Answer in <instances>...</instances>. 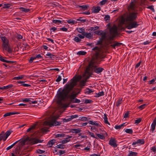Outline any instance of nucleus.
I'll return each mask as SVG.
<instances>
[{
  "mask_svg": "<svg viewBox=\"0 0 156 156\" xmlns=\"http://www.w3.org/2000/svg\"><path fill=\"white\" fill-rule=\"evenodd\" d=\"M1 39L2 41L3 44H8L9 43V41L5 37L2 36L1 37Z\"/></svg>",
  "mask_w": 156,
  "mask_h": 156,
  "instance_id": "obj_14",
  "label": "nucleus"
},
{
  "mask_svg": "<svg viewBox=\"0 0 156 156\" xmlns=\"http://www.w3.org/2000/svg\"><path fill=\"white\" fill-rule=\"evenodd\" d=\"M122 98H119L118 100L116 106H119L122 103Z\"/></svg>",
  "mask_w": 156,
  "mask_h": 156,
  "instance_id": "obj_32",
  "label": "nucleus"
},
{
  "mask_svg": "<svg viewBox=\"0 0 156 156\" xmlns=\"http://www.w3.org/2000/svg\"><path fill=\"white\" fill-rule=\"evenodd\" d=\"M100 10V7L99 6H97L94 8L93 12L94 13H98Z\"/></svg>",
  "mask_w": 156,
  "mask_h": 156,
  "instance_id": "obj_27",
  "label": "nucleus"
},
{
  "mask_svg": "<svg viewBox=\"0 0 156 156\" xmlns=\"http://www.w3.org/2000/svg\"><path fill=\"white\" fill-rule=\"evenodd\" d=\"M57 118L55 116H53L49 121L45 122V124L46 125L49 126L50 127L60 125L61 124V122L56 121Z\"/></svg>",
  "mask_w": 156,
  "mask_h": 156,
  "instance_id": "obj_3",
  "label": "nucleus"
},
{
  "mask_svg": "<svg viewBox=\"0 0 156 156\" xmlns=\"http://www.w3.org/2000/svg\"><path fill=\"white\" fill-rule=\"evenodd\" d=\"M41 57H42L41 55L40 54L37 55L36 56L31 57L30 58L29 60V62L31 63L33 62V61L34 60L36 59V58H38Z\"/></svg>",
  "mask_w": 156,
  "mask_h": 156,
  "instance_id": "obj_11",
  "label": "nucleus"
},
{
  "mask_svg": "<svg viewBox=\"0 0 156 156\" xmlns=\"http://www.w3.org/2000/svg\"><path fill=\"white\" fill-rule=\"evenodd\" d=\"M36 152L38 154H41L44 153L45 152V151L39 149L36 151Z\"/></svg>",
  "mask_w": 156,
  "mask_h": 156,
  "instance_id": "obj_56",
  "label": "nucleus"
},
{
  "mask_svg": "<svg viewBox=\"0 0 156 156\" xmlns=\"http://www.w3.org/2000/svg\"><path fill=\"white\" fill-rule=\"evenodd\" d=\"M24 77L23 75H21L20 76H16L15 77L13 78V79L14 80H20L22 79Z\"/></svg>",
  "mask_w": 156,
  "mask_h": 156,
  "instance_id": "obj_50",
  "label": "nucleus"
},
{
  "mask_svg": "<svg viewBox=\"0 0 156 156\" xmlns=\"http://www.w3.org/2000/svg\"><path fill=\"white\" fill-rule=\"evenodd\" d=\"M138 13L134 12H130L126 17V21L132 22L136 20L137 18Z\"/></svg>",
  "mask_w": 156,
  "mask_h": 156,
  "instance_id": "obj_4",
  "label": "nucleus"
},
{
  "mask_svg": "<svg viewBox=\"0 0 156 156\" xmlns=\"http://www.w3.org/2000/svg\"><path fill=\"white\" fill-rule=\"evenodd\" d=\"M104 120L105 122L107 124H108L110 125V124L108 121V118L106 114H104Z\"/></svg>",
  "mask_w": 156,
  "mask_h": 156,
  "instance_id": "obj_25",
  "label": "nucleus"
},
{
  "mask_svg": "<svg viewBox=\"0 0 156 156\" xmlns=\"http://www.w3.org/2000/svg\"><path fill=\"white\" fill-rule=\"evenodd\" d=\"M78 120L81 121H87L88 120L87 118L86 117H80Z\"/></svg>",
  "mask_w": 156,
  "mask_h": 156,
  "instance_id": "obj_34",
  "label": "nucleus"
},
{
  "mask_svg": "<svg viewBox=\"0 0 156 156\" xmlns=\"http://www.w3.org/2000/svg\"><path fill=\"white\" fill-rule=\"evenodd\" d=\"M92 74V73H91L90 72H85L84 73L83 75V76H89V78L90 75H91Z\"/></svg>",
  "mask_w": 156,
  "mask_h": 156,
  "instance_id": "obj_31",
  "label": "nucleus"
},
{
  "mask_svg": "<svg viewBox=\"0 0 156 156\" xmlns=\"http://www.w3.org/2000/svg\"><path fill=\"white\" fill-rule=\"evenodd\" d=\"M137 154V153L136 152L130 151L128 156H136Z\"/></svg>",
  "mask_w": 156,
  "mask_h": 156,
  "instance_id": "obj_26",
  "label": "nucleus"
},
{
  "mask_svg": "<svg viewBox=\"0 0 156 156\" xmlns=\"http://www.w3.org/2000/svg\"><path fill=\"white\" fill-rule=\"evenodd\" d=\"M35 127V125L32 126L27 130V132H28L32 130L33 129H34Z\"/></svg>",
  "mask_w": 156,
  "mask_h": 156,
  "instance_id": "obj_44",
  "label": "nucleus"
},
{
  "mask_svg": "<svg viewBox=\"0 0 156 156\" xmlns=\"http://www.w3.org/2000/svg\"><path fill=\"white\" fill-rule=\"evenodd\" d=\"M117 141L114 138H111L109 141V144L114 147H116L117 146V144H116Z\"/></svg>",
  "mask_w": 156,
  "mask_h": 156,
  "instance_id": "obj_9",
  "label": "nucleus"
},
{
  "mask_svg": "<svg viewBox=\"0 0 156 156\" xmlns=\"http://www.w3.org/2000/svg\"><path fill=\"white\" fill-rule=\"evenodd\" d=\"M103 41V40L100 38L99 41H98V42L96 44V45H100L101 46H102L103 44L102 42Z\"/></svg>",
  "mask_w": 156,
  "mask_h": 156,
  "instance_id": "obj_41",
  "label": "nucleus"
},
{
  "mask_svg": "<svg viewBox=\"0 0 156 156\" xmlns=\"http://www.w3.org/2000/svg\"><path fill=\"white\" fill-rule=\"evenodd\" d=\"M41 133L46 132L49 131V130H48V128H42L41 129Z\"/></svg>",
  "mask_w": 156,
  "mask_h": 156,
  "instance_id": "obj_33",
  "label": "nucleus"
},
{
  "mask_svg": "<svg viewBox=\"0 0 156 156\" xmlns=\"http://www.w3.org/2000/svg\"><path fill=\"white\" fill-rule=\"evenodd\" d=\"M55 140L54 139L52 140H50L49 141L48 143V144L49 145H49L48 146L49 147H52V145L55 143Z\"/></svg>",
  "mask_w": 156,
  "mask_h": 156,
  "instance_id": "obj_20",
  "label": "nucleus"
},
{
  "mask_svg": "<svg viewBox=\"0 0 156 156\" xmlns=\"http://www.w3.org/2000/svg\"><path fill=\"white\" fill-rule=\"evenodd\" d=\"M65 136V134H57L55 135V137H64Z\"/></svg>",
  "mask_w": 156,
  "mask_h": 156,
  "instance_id": "obj_64",
  "label": "nucleus"
},
{
  "mask_svg": "<svg viewBox=\"0 0 156 156\" xmlns=\"http://www.w3.org/2000/svg\"><path fill=\"white\" fill-rule=\"evenodd\" d=\"M13 87V85L12 84H9L6 86H4V90H6L10 88Z\"/></svg>",
  "mask_w": 156,
  "mask_h": 156,
  "instance_id": "obj_52",
  "label": "nucleus"
},
{
  "mask_svg": "<svg viewBox=\"0 0 156 156\" xmlns=\"http://www.w3.org/2000/svg\"><path fill=\"white\" fill-rule=\"evenodd\" d=\"M29 139V137H28L26 138L25 139L22 140L18 144H17V147H21L23 146L26 143V142L28 141V140Z\"/></svg>",
  "mask_w": 156,
  "mask_h": 156,
  "instance_id": "obj_8",
  "label": "nucleus"
},
{
  "mask_svg": "<svg viewBox=\"0 0 156 156\" xmlns=\"http://www.w3.org/2000/svg\"><path fill=\"white\" fill-rule=\"evenodd\" d=\"M69 104H70L71 103H79L80 102V101L79 99H77L76 98L74 99H73V100H69Z\"/></svg>",
  "mask_w": 156,
  "mask_h": 156,
  "instance_id": "obj_19",
  "label": "nucleus"
},
{
  "mask_svg": "<svg viewBox=\"0 0 156 156\" xmlns=\"http://www.w3.org/2000/svg\"><path fill=\"white\" fill-rule=\"evenodd\" d=\"M101 37L100 38L103 40L106 38V34L105 32H103L102 34H101Z\"/></svg>",
  "mask_w": 156,
  "mask_h": 156,
  "instance_id": "obj_29",
  "label": "nucleus"
},
{
  "mask_svg": "<svg viewBox=\"0 0 156 156\" xmlns=\"http://www.w3.org/2000/svg\"><path fill=\"white\" fill-rule=\"evenodd\" d=\"M20 147H17L15 149V153L16 154H20Z\"/></svg>",
  "mask_w": 156,
  "mask_h": 156,
  "instance_id": "obj_30",
  "label": "nucleus"
},
{
  "mask_svg": "<svg viewBox=\"0 0 156 156\" xmlns=\"http://www.w3.org/2000/svg\"><path fill=\"white\" fill-rule=\"evenodd\" d=\"M81 76H75L71 79L70 82L66 84L64 87L63 90L60 91V89L58 90L57 94V103L59 105H62V101L69 98L70 100H73L77 96L78 94H72L69 95V93L72 90L74 87L76 85V83L81 79Z\"/></svg>",
  "mask_w": 156,
  "mask_h": 156,
  "instance_id": "obj_1",
  "label": "nucleus"
},
{
  "mask_svg": "<svg viewBox=\"0 0 156 156\" xmlns=\"http://www.w3.org/2000/svg\"><path fill=\"white\" fill-rule=\"evenodd\" d=\"M0 60L1 61L3 62H5L6 63L7 61L6 60H5L4 59V57L2 56L1 55H0Z\"/></svg>",
  "mask_w": 156,
  "mask_h": 156,
  "instance_id": "obj_63",
  "label": "nucleus"
},
{
  "mask_svg": "<svg viewBox=\"0 0 156 156\" xmlns=\"http://www.w3.org/2000/svg\"><path fill=\"white\" fill-rule=\"evenodd\" d=\"M74 40L75 41L77 42H80L81 41V39H80L78 37H75L74 38Z\"/></svg>",
  "mask_w": 156,
  "mask_h": 156,
  "instance_id": "obj_59",
  "label": "nucleus"
},
{
  "mask_svg": "<svg viewBox=\"0 0 156 156\" xmlns=\"http://www.w3.org/2000/svg\"><path fill=\"white\" fill-rule=\"evenodd\" d=\"M125 132L129 134H132L133 133V131L131 129H126L125 130Z\"/></svg>",
  "mask_w": 156,
  "mask_h": 156,
  "instance_id": "obj_35",
  "label": "nucleus"
},
{
  "mask_svg": "<svg viewBox=\"0 0 156 156\" xmlns=\"http://www.w3.org/2000/svg\"><path fill=\"white\" fill-rule=\"evenodd\" d=\"M37 139L34 138H32L28 140V141L30 142V144L31 145H33L36 143H35V142L36 140Z\"/></svg>",
  "mask_w": 156,
  "mask_h": 156,
  "instance_id": "obj_18",
  "label": "nucleus"
},
{
  "mask_svg": "<svg viewBox=\"0 0 156 156\" xmlns=\"http://www.w3.org/2000/svg\"><path fill=\"white\" fill-rule=\"evenodd\" d=\"M103 58L101 59L100 58H98V59L96 60L95 62L97 64H99L101 61H103Z\"/></svg>",
  "mask_w": 156,
  "mask_h": 156,
  "instance_id": "obj_48",
  "label": "nucleus"
},
{
  "mask_svg": "<svg viewBox=\"0 0 156 156\" xmlns=\"http://www.w3.org/2000/svg\"><path fill=\"white\" fill-rule=\"evenodd\" d=\"M156 125V116L154 119L153 122L151 125V129L153 131L154 130Z\"/></svg>",
  "mask_w": 156,
  "mask_h": 156,
  "instance_id": "obj_16",
  "label": "nucleus"
},
{
  "mask_svg": "<svg viewBox=\"0 0 156 156\" xmlns=\"http://www.w3.org/2000/svg\"><path fill=\"white\" fill-rule=\"evenodd\" d=\"M21 10L22 11L27 12L30 11L29 9H26L24 8L21 7L20 8Z\"/></svg>",
  "mask_w": 156,
  "mask_h": 156,
  "instance_id": "obj_49",
  "label": "nucleus"
},
{
  "mask_svg": "<svg viewBox=\"0 0 156 156\" xmlns=\"http://www.w3.org/2000/svg\"><path fill=\"white\" fill-rule=\"evenodd\" d=\"M76 30L80 33H82L84 31V29L82 28H78L76 29Z\"/></svg>",
  "mask_w": 156,
  "mask_h": 156,
  "instance_id": "obj_37",
  "label": "nucleus"
},
{
  "mask_svg": "<svg viewBox=\"0 0 156 156\" xmlns=\"http://www.w3.org/2000/svg\"><path fill=\"white\" fill-rule=\"evenodd\" d=\"M99 28V27L98 26H96L95 27H92L90 28V30H95L98 29Z\"/></svg>",
  "mask_w": 156,
  "mask_h": 156,
  "instance_id": "obj_57",
  "label": "nucleus"
},
{
  "mask_svg": "<svg viewBox=\"0 0 156 156\" xmlns=\"http://www.w3.org/2000/svg\"><path fill=\"white\" fill-rule=\"evenodd\" d=\"M139 144H143L144 143V139H138L137 140Z\"/></svg>",
  "mask_w": 156,
  "mask_h": 156,
  "instance_id": "obj_39",
  "label": "nucleus"
},
{
  "mask_svg": "<svg viewBox=\"0 0 156 156\" xmlns=\"http://www.w3.org/2000/svg\"><path fill=\"white\" fill-rule=\"evenodd\" d=\"M82 130L79 129H71L70 132H71L73 133H80Z\"/></svg>",
  "mask_w": 156,
  "mask_h": 156,
  "instance_id": "obj_15",
  "label": "nucleus"
},
{
  "mask_svg": "<svg viewBox=\"0 0 156 156\" xmlns=\"http://www.w3.org/2000/svg\"><path fill=\"white\" fill-rule=\"evenodd\" d=\"M52 22L56 24L59 25L60 23L62 24L63 23V21L59 20H52Z\"/></svg>",
  "mask_w": 156,
  "mask_h": 156,
  "instance_id": "obj_21",
  "label": "nucleus"
},
{
  "mask_svg": "<svg viewBox=\"0 0 156 156\" xmlns=\"http://www.w3.org/2000/svg\"><path fill=\"white\" fill-rule=\"evenodd\" d=\"M86 54V51H81L78 52L77 53L78 55H84Z\"/></svg>",
  "mask_w": 156,
  "mask_h": 156,
  "instance_id": "obj_43",
  "label": "nucleus"
},
{
  "mask_svg": "<svg viewBox=\"0 0 156 156\" xmlns=\"http://www.w3.org/2000/svg\"><path fill=\"white\" fill-rule=\"evenodd\" d=\"M104 95V93L103 91L99 92L97 94V97H99L100 96H103Z\"/></svg>",
  "mask_w": 156,
  "mask_h": 156,
  "instance_id": "obj_60",
  "label": "nucleus"
},
{
  "mask_svg": "<svg viewBox=\"0 0 156 156\" xmlns=\"http://www.w3.org/2000/svg\"><path fill=\"white\" fill-rule=\"evenodd\" d=\"M94 58V57H92V60H91L90 62H89L88 65V66H90L91 67H94V62L93 61H95L96 60L95 59L93 60Z\"/></svg>",
  "mask_w": 156,
  "mask_h": 156,
  "instance_id": "obj_24",
  "label": "nucleus"
},
{
  "mask_svg": "<svg viewBox=\"0 0 156 156\" xmlns=\"http://www.w3.org/2000/svg\"><path fill=\"white\" fill-rule=\"evenodd\" d=\"M135 7L136 6L135 4L133 3V2H132L128 6V10L130 11H132V12H135Z\"/></svg>",
  "mask_w": 156,
  "mask_h": 156,
  "instance_id": "obj_10",
  "label": "nucleus"
},
{
  "mask_svg": "<svg viewBox=\"0 0 156 156\" xmlns=\"http://www.w3.org/2000/svg\"><path fill=\"white\" fill-rule=\"evenodd\" d=\"M126 21V18H125L124 17L122 16V17L121 20V23L122 24L125 23V21Z\"/></svg>",
  "mask_w": 156,
  "mask_h": 156,
  "instance_id": "obj_46",
  "label": "nucleus"
},
{
  "mask_svg": "<svg viewBox=\"0 0 156 156\" xmlns=\"http://www.w3.org/2000/svg\"><path fill=\"white\" fill-rule=\"evenodd\" d=\"M80 8H81L82 10H87L88 9V6L86 5H80L79 6Z\"/></svg>",
  "mask_w": 156,
  "mask_h": 156,
  "instance_id": "obj_28",
  "label": "nucleus"
},
{
  "mask_svg": "<svg viewBox=\"0 0 156 156\" xmlns=\"http://www.w3.org/2000/svg\"><path fill=\"white\" fill-rule=\"evenodd\" d=\"M139 25L137 23V22L135 21L131 22L126 26V28L128 29H130L134 28H136Z\"/></svg>",
  "mask_w": 156,
  "mask_h": 156,
  "instance_id": "obj_6",
  "label": "nucleus"
},
{
  "mask_svg": "<svg viewBox=\"0 0 156 156\" xmlns=\"http://www.w3.org/2000/svg\"><path fill=\"white\" fill-rule=\"evenodd\" d=\"M115 37V36L111 35L108 38H106L107 40H111L114 39V38Z\"/></svg>",
  "mask_w": 156,
  "mask_h": 156,
  "instance_id": "obj_47",
  "label": "nucleus"
},
{
  "mask_svg": "<svg viewBox=\"0 0 156 156\" xmlns=\"http://www.w3.org/2000/svg\"><path fill=\"white\" fill-rule=\"evenodd\" d=\"M64 146L65 145H63L62 144H60L57 145L56 147L57 148L64 149L65 148Z\"/></svg>",
  "mask_w": 156,
  "mask_h": 156,
  "instance_id": "obj_36",
  "label": "nucleus"
},
{
  "mask_svg": "<svg viewBox=\"0 0 156 156\" xmlns=\"http://www.w3.org/2000/svg\"><path fill=\"white\" fill-rule=\"evenodd\" d=\"M87 90H88L85 91V93L86 94H89L94 92V91H92L91 89H90L89 88H87Z\"/></svg>",
  "mask_w": 156,
  "mask_h": 156,
  "instance_id": "obj_54",
  "label": "nucleus"
},
{
  "mask_svg": "<svg viewBox=\"0 0 156 156\" xmlns=\"http://www.w3.org/2000/svg\"><path fill=\"white\" fill-rule=\"evenodd\" d=\"M20 141V140H18L16 141V142L14 143L13 144H12V145H11V146L7 147L6 149V150H9V149H10L12 148L13 147V146H15L16 144H17Z\"/></svg>",
  "mask_w": 156,
  "mask_h": 156,
  "instance_id": "obj_23",
  "label": "nucleus"
},
{
  "mask_svg": "<svg viewBox=\"0 0 156 156\" xmlns=\"http://www.w3.org/2000/svg\"><path fill=\"white\" fill-rule=\"evenodd\" d=\"M67 21V23L69 24L72 23L73 24H75L77 23V22H75L74 20H72L71 19H69Z\"/></svg>",
  "mask_w": 156,
  "mask_h": 156,
  "instance_id": "obj_42",
  "label": "nucleus"
},
{
  "mask_svg": "<svg viewBox=\"0 0 156 156\" xmlns=\"http://www.w3.org/2000/svg\"><path fill=\"white\" fill-rule=\"evenodd\" d=\"M92 50L95 51V53L94 54V57L93 60L98 59L99 58L102 59L105 57L106 55L104 54L105 51H103L101 46L100 48L96 46L92 48Z\"/></svg>",
  "mask_w": 156,
  "mask_h": 156,
  "instance_id": "obj_2",
  "label": "nucleus"
},
{
  "mask_svg": "<svg viewBox=\"0 0 156 156\" xmlns=\"http://www.w3.org/2000/svg\"><path fill=\"white\" fill-rule=\"evenodd\" d=\"M2 47L4 50H5V51H7L9 53H11L12 51V49L10 47L9 43L2 44Z\"/></svg>",
  "mask_w": 156,
  "mask_h": 156,
  "instance_id": "obj_7",
  "label": "nucleus"
},
{
  "mask_svg": "<svg viewBox=\"0 0 156 156\" xmlns=\"http://www.w3.org/2000/svg\"><path fill=\"white\" fill-rule=\"evenodd\" d=\"M85 82L81 80L80 82V87L81 86L84 87L85 86Z\"/></svg>",
  "mask_w": 156,
  "mask_h": 156,
  "instance_id": "obj_62",
  "label": "nucleus"
},
{
  "mask_svg": "<svg viewBox=\"0 0 156 156\" xmlns=\"http://www.w3.org/2000/svg\"><path fill=\"white\" fill-rule=\"evenodd\" d=\"M113 43H114L116 47H119L122 44V43H119L116 41H114Z\"/></svg>",
  "mask_w": 156,
  "mask_h": 156,
  "instance_id": "obj_38",
  "label": "nucleus"
},
{
  "mask_svg": "<svg viewBox=\"0 0 156 156\" xmlns=\"http://www.w3.org/2000/svg\"><path fill=\"white\" fill-rule=\"evenodd\" d=\"M11 133V131L10 130H8L7 131L5 134L4 133L5 135L6 138H7V137L10 135Z\"/></svg>",
  "mask_w": 156,
  "mask_h": 156,
  "instance_id": "obj_45",
  "label": "nucleus"
},
{
  "mask_svg": "<svg viewBox=\"0 0 156 156\" xmlns=\"http://www.w3.org/2000/svg\"><path fill=\"white\" fill-rule=\"evenodd\" d=\"M104 70L102 68H95L94 69V72L97 73L99 74L101 72Z\"/></svg>",
  "mask_w": 156,
  "mask_h": 156,
  "instance_id": "obj_12",
  "label": "nucleus"
},
{
  "mask_svg": "<svg viewBox=\"0 0 156 156\" xmlns=\"http://www.w3.org/2000/svg\"><path fill=\"white\" fill-rule=\"evenodd\" d=\"M109 32L111 35L116 36L117 35V27L115 25H114L109 29Z\"/></svg>",
  "mask_w": 156,
  "mask_h": 156,
  "instance_id": "obj_5",
  "label": "nucleus"
},
{
  "mask_svg": "<svg viewBox=\"0 0 156 156\" xmlns=\"http://www.w3.org/2000/svg\"><path fill=\"white\" fill-rule=\"evenodd\" d=\"M19 113L18 112H8L5 114L3 116L4 117H6L8 116H9L12 115H13L16 114H19Z\"/></svg>",
  "mask_w": 156,
  "mask_h": 156,
  "instance_id": "obj_17",
  "label": "nucleus"
},
{
  "mask_svg": "<svg viewBox=\"0 0 156 156\" xmlns=\"http://www.w3.org/2000/svg\"><path fill=\"white\" fill-rule=\"evenodd\" d=\"M93 36V35L91 34V33H87L86 36V37L89 39H90Z\"/></svg>",
  "mask_w": 156,
  "mask_h": 156,
  "instance_id": "obj_53",
  "label": "nucleus"
},
{
  "mask_svg": "<svg viewBox=\"0 0 156 156\" xmlns=\"http://www.w3.org/2000/svg\"><path fill=\"white\" fill-rule=\"evenodd\" d=\"M103 32H102V30H96V31H95V32H94V33L98 35H101V34H102Z\"/></svg>",
  "mask_w": 156,
  "mask_h": 156,
  "instance_id": "obj_40",
  "label": "nucleus"
},
{
  "mask_svg": "<svg viewBox=\"0 0 156 156\" xmlns=\"http://www.w3.org/2000/svg\"><path fill=\"white\" fill-rule=\"evenodd\" d=\"M109 44V43H108V42H105V44L104 45H102V46H101V48H102V49L105 50L106 49H108L109 47L108 45Z\"/></svg>",
  "mask_w": 156,
  "mask_h": 156,
  "instance_id": "obj_13",
  "label": "nucleus"
},
{
  "mask_svg": "<svg viewBox=\"0 0 156 156\" xmlns=\"http://www.w3.org/2000/svg\"><path fill=\"white\" fill-rule=\"evenodd\" d=\"M78 115H72L70 116V117L69 118V119H70V120H72V119L75 118H76L78 117Z\"/></svg>",
  "mask_w": 156,
  "mask_h": 156,
  "instance_id": "obj_61",
  "label": "nucleus"
},
{
  "mask_svg": "<svg viewBox=\"0 0 156 156\" xmlns=\"http://www.w3.org/2000/svg\"><path fill=\"white\" fill-rule=\"evenodd\" d=\"M46 55L48 56H49V57L51 58H54L55 55L51 54L50 53H48Z\"/></svg>",
  "mask_w": 156,
  "mask_h": 156,
  "instance_id": "obj_58",
  "label": "nucleus"
},
{
  "mask_svg": "<svg viewBox=\"0 0 156 156\" xmlns=\"http://www.w3.org/2000/svg\"><path fill=\"white\" fill-rule=\"evenodd\" d=\"M88 133L91 137L98 139V138L95 136L94 134L93 133L89 131H88Z\"/></svg>",
  "mask_w": 156,
  "mask_h": 156,
  "instance_id": "obj_51",
  "label": "nucleus"
},
{
  "mask_svg": "<svg viewBox=\"0 0 156 156\" xmlns=\"http://www.w3.org/2000/svg\"><path fill=\"white\" fill-rule=\"evenodd\" d=\"M4 131H2L1 133L0 134V141L2 139L3 136H4Z\"/></svg>",
  "mask_w": 156,
  "mask_h": 156,
  "instance_id": "obj_55",
  "label": "nucleus"
},
{
  "mask_svg": "<svg viewBox=\"0 0 156 156\" xmlns=\"http://www.w3.org/2000/svg\"><path fill=\"white\" fill-rule=\"evenodd\" d=\"M97 136L98 137V139H101V140H104L105 139V136L103 135L98 133L96 134Z\"/></svg>",
  "mask_w": 156,
  "mask_h": 156,
  "instance_id": "obj_22",
  "label": "nucleus"
}]
</instances>
